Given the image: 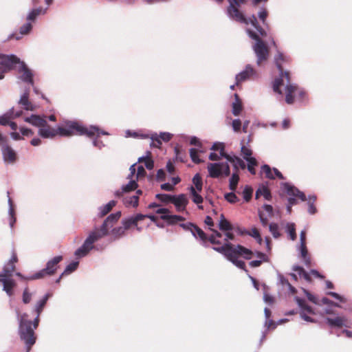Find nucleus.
I'll return each mask as SVG.
<instances>
[{
    "mask_svg": "<svg viewBox=\"0 0 352 352\" xmlns=\"http://www.w3.org/2000/svg\"><path fill=\"white\" fill-rule=\"evenodd\" d=\"M188 190L192 197V201L195 204H201L204 201V198L199 194L201 192H198L195 190L193 186H190L188 187Z\"/></svg>",
    "mask_w": 352,
    "mask_h": 352,
    "instance_id": "33",
    "label": "nucleus"
},
{
    "mask_svg": "<svg viewBox=\"0 0 352 352\" xmlns=\"http://www.w3.org/2000/svg\"><path fill=\"white\" fill-rule=\"evenodd\" d=\"M179 226L183 228L185 231H190L192 234V235L197 238L195 232L193 230V228L195 226V224L191 222H187V223H179Z\"/></svg>",
    "mask_w": 352,
    "mask_h": 352,
    "instance_id": "55",
    "label": "nucleus"
},
{
    "mask_svg": "<svg viewBox=\"0 0 352 352\" xmlns=\"http://www.w3.org/2000/svg\"><path fill=\"white\" fill-rule=\"evenodd\" d=\"M116 203L117 202L115 200H111L107 204L100 206L98 208L99 212L98 216L99 217H102L108 214L111 210L112 208L116 205Z\"/></svg>",
    "mask_w": 352,
    "mask_h": 352,
    "instance_id": "31",
    "label": "nucleus"
},
{
    "mask_svg": "<svg viewBox=\"0 0 352 352\" xmlns=\"http://www.w3.org/2000/svg\"><path fill=\"white\" fill-rule=\"evenodd\" d=\"M32 29V25L31 23L27 21L25 23L21 25L19 29V33L21 35L28 34L31 32Z\"/></svg>",
    "mask_w": 352,
    "mask_h": 352,
    "instance_id": "59",
    "label": "nucleus"
},
{
    "mask_svg": "<svg viewBox=\"0 0 352 352\" xmlns=\"http://www.w3.org/2000/svg\"><path fill=\"white\" fill-rule=\"evenodd\" d=\"M30 88H25L24 92L21 96L18 103L23 106V109L26 111H33L34 107L29 101Z\"/></svg>",
    "mask_w": 352,
    "mask_h": 352,
    "instance_id": "21",
    "label": "nucleus"
},
{
    "mask_svg": "<svg viewBox=\"0 0 352 352\" xmlns=\"http://www.w3.org/2000/svg\"><path fill=\"white\" fill-rule=\"evenodd\" d=\"M232 250L235 252L234 255H242L246 260H250L252 258V251L240 244L236 245L235 247L232 245Z\"/></svg>",
    "mask_w": 352,
    "mask_h": 352,
    "instance_id": "22",
    "label": "nucleus"
},
{
    "mask_svg": "<svg viewBox=\"0 0 352 352\" xmlns=\"http://www.w3.org/2000/svg\"><path fill=\"white\" fill-rule=\"evenodd\" d=\"M219 156L221 158H224L226 162H219L214 163H208L207 169L208 171L209 177L212 178H219L221 177H227L230 175V168L228 163L230 160V157L232 156V154L227 153L224 148H221Z\"/></svg>",
    "mask_w": 352,
    "mask_h": 352,
    "instance_id": "1",
    "label": "nucleus"
},
{
    "mask_svg": "<svg viewBox=\"0 0 352 352\" xmlns=\"http://www.w3.org/2000/svg\"><path fill=\"white\" fill-rule=\"evenodd\" d=\"M122 190L126 192L133 191L138 187L137 180L131 179L126 184L122 185Z\"/></svg>",
    "mask_w": 352,
    "mask_h": 352,
    "instance_id": "46",
    "label": "nucleus"
},
{
    "mask_svg": "<svg viewBox=\"0 0 352 352\" xmlns=\"http://www.w3.org/2000/svg\"><path fill=\"white\" fill-rule=\"evenodd\" d=\"M239 181V173L234 172L229 179V189L232 191H234L236 189Z\"/></svg>",
    "mask_w": 352,
    "mask_h": 352,
    "instance_id": "40",
    "label": "nucleus"
},
{
    "mask_svg": "<svg viewBox=\"0 0 352 352\" xmlns=\"http://www.w3.org/2000/svg\"><path fill=\"white\" fill-rule=\"evenodd\" d=\"M38 134L44 139H52L57 135V129H50L48 123L45 126H41L38 130Z\"/></svg>",
    "mask_w": 352,
    "mask_h": 352,
    "instance_id": "20",
    "label": "nucleus"
},
{
    "mask_svg": "<svg viewBox=\"0 0 352 352\" xmlns=\"http://www.w3.org/2000/svg\"><path fill=\"white\" fill-rule=\"evenodd\" d=\"M230 158V159L228 161V163L230 162L232 164L234 172L238 173L239 168L243 170L245 168V163L239 156L232 153V156Z\"/></svg>",
    "mask_w": 352,
    "mask_h": 352,
    "instance_id": "27",
    "label": "nucleus"
},
{
    "mask_svg": "<svg viewBox=\"0 0 352 352\" xmlns=\"http://www.w3.org/2000/svg\"><path fill=\"white\" fill-rule=\"evenodd\" d=\"M245 32L248 36L255 41L252 49L256 56V64L259 65L262 61L267 60L268 58L269 51L267 46L253 30L247 28Z\"/></svg>",
    "mask_w": 352,
    "mask_h": 352,
    "instance_id": "2",
    "label": "nucleus"
},
{
    "mask_svg": "<svg viewBox=\"0 0 352 352\" xmlns=\"http://www.w3.org/2000/svg\"><path fill=\"white\" fill-rule=\"evenodd\" d=\"M244 141H245L244 140H242L241 142V153L243 155V158L244 159V160H245V158L249 160L254 157L252 155V149L250 148L247 147L244 144Z\"/></svg>",
    "mask_w": 352,
    "mask_h": 352,
    "instance_id": "39",
    "label": "nucleus"
},
{
    "mask_svg": "<svg viewBox=\"0 0 352 352\" xmlns=\"http://www.w3.org/2000/svg\"><path fill=\"white\" fill-rule=\"evenodd\" d=\"M292 270L298 272V274L300 276H302L303 278L306 281H307V282L311 281V278L308 272H307L302 266H300L298 265H294L292 267Z\"/></svg>",
    "mask_w": 352,
    "mask_h": 352,
    "instance_id": "38",
    "label": "nucleus"
},
{
    "mask_svg": "<svg viewBox=\"0 0 352 352\" xmlns=\"http://www.w3.org/2000/svg\"><path fill=\"white\" fill-rule=\"evenodd\" d=\"M8 197V220H9V226L11 229H12L14 226V224L16 221V212L14 208V204L12 199L9 197V192H7Z\"/></svg>",
    "mask_w": 352,
    "mask_h": 352,
    "instance_id": "23",
    "label": "nucleus"
},
{
    "mask_svg": "<svg viewBox=\"0 0 352 352\" xmlns=\"http://www.w3.org/2000/svg\"><path fill=\"white\" fill-rule=\"evenodd\" d=\"M32 299V294L29 292L28 287H25L22 294V301L24 304H28Z\"/></svg>",
    "mask_w": 352,
    "mask_h": 352,
    "instance_id": "60",
    "label": "nucleus"
},
{
    "mask_svg": "<svg viewBox=\"0 0 352 352\" xmlns=\"http://www.w3.org/2000/svg\"><path fill=\"white\" fill-rule=\"evenodd\" d=\"M52 295L50 293L45 294L41 299L37 301L35 305V307L34 309V311L36 314H38V316H40L44 307L45 306L48 299Z\"/></svg>",
    "mask_w": 352,
    "mask_h": 352,
    "instance_id": "29",
    "label": "nucleus"
},
{
    "mask_svg": "<svg viewBox=\"0 0 352 352\" xmlns=\"http://www.w3.org/2000/svg\"><path fill=\"white\" fill-rule=\"evenodd\" d=\"M14 270L15 265L14 263L7 262L5 263L2 271L0 272V278L12 277Z\"/></svg>",
    "mask_w": 352,
    "mask_h": 352,
    "instance_id": "32",
    "label": "nucleus"
},
{
    "mask_svg": "<svg viewBox=\"0 0 352 352\" xmlns=\"http://www.w3.org/2000/svg\"><path fill=\"white\" fill-rule=\"evenodd\" d=\"M192 182L195 185L194 188L198 192H201L203 189L202 179L199 173H196L192 177Z\"/></svg>",
    "mask_w": 352,
    "mask_h": 352,
    "instance_id": "43",
    "label": "nucleus"
},
{
    "mask_svg": "<svg viewBox=\"0 0 352 352\" xmlns=\"http://www.w3.org/2000/svg\"><path fill=\"white\" fill-rule=\"evenodd\" d=\"M262 170L265 173V177L268 179H273L274 176L272 173V168L268 164H263L261 166Z\"/></svg>",
    "mask_w": 352,
    "mask_h": 352,
    "instance_id": "61",
    "label": "nucleus"
},
{
    "mask_svg": "<svg viewBox=\"0 0 352 352\" xmlns=\"http://www.w3.org/2000/svg\"><path fill=\"white\" fill-rule=\"evenodd\" d=\"M20 67L19 68V72H22V75L20 76V79L25 83L30 84V85H34V73L28 67L24 61H20Z\"/></svg>",
    "mask_w": 352,
    "mask_h": 352,
    "instance_id": "11",
    "label": "nucleus"
},
{
    "mask_svg": "<svg viewBox=\"0 0 352 352\" xmlns=\"http://www.w3.org/2000/svg\"><path fill=\"white\" fill-rule=\"evenodd\" d=\"M285 231L289 236L292 241L296 239V226L294 223H287L285 226Z\"/></svg>",
    "mask_w": 352,
    "mask_h": 352,
    "instance_id": "36",
    "label": "nucleus"
},
{
    "mask_svg": "<svg viewBox=\"0 0 352 352\" xmlns=\"http://www.w3.org/2000/svg\"><path fill=\"white\" fill-rule=\"evenodd\" d=\"M63 259V256L58 255V256H56L53 258L49 260L47 262L45 267L43 269H42L34 274V278H38V279H41L46 276L54 275L56 273V272L58 267V263L60 261H62Z\"/></svg>",
    "mask_w": 352,
    "mask_h": 352,
    "instance_id": "8",
    "label": "nucleus"
},
{
    "mask_svg": "<svg viewBox=\"0 0 352 352\" xmlns=\"http://www.w3.org/2000/svg\"><path fill=\"white\" fill-rule=\"evenodd\" d=\"M100 239H101L100 234L96 231H91L82 245L74 252V255L78 258H82L86 256L92 250H99L98 245H94V243Z\"/></svg>",
    "mask_w": 352,
    "mask_h": 352,
    "instance_id": "4",
    "label": "nucleus"
},
{
    "mask_svg": "<svg viewBox=\"0 0 352 352\" xmlns=\"http://www.w3.org/2000/svg\"><path fill=\"white\" fill-rule=\"evenodd\" d=\"M47 10V8H43L41 7H38L36 8H33L30 10L28 12L26 19L28 22H35L37 16L39 14H45Z\"/></svg>",
    "mask_w": 352,
    "mask_h": 352,
    "instance_id": "25",
    "label": "nucleus"
},
{
    "mask_svg": "<svg viewBox=\"0 0 352 352\" xmlns=\"http://www.w3.org/2000/svg\"><path fill=\"white\" fill-rule=\"evenodd\" d=\"M290 57L285 55L282 52L278 50H276V54L274 57V63L278 71L284 70L282 66L283 63H288L290 62Z\"/></svg>",
    "mask_w": 352,
    "mask_h": 352,
    "instance_id": "19",
    "label": "nucleus"
},
{
    "mask_svg": "<svg viewBox=\"0 0 352 352\" xmlns=\"http://www.w3.org/2000/svg\"><path fill=\"white\" fill-rule=\"evenodd\" d=\"M57 134L63 137H69L76 132L80 135H91L90 131H87V127L76 121H69L67 122L66 127L58 126Z\"/></svg>",
    "mask_w": 352,
    "mask_h": 352,
    "instance_id": "3",
    "label": "nucleus"
},
{
    "mask_svg": "<svg viewBox=\"0 0 352 352\" xmlns=\"http://www.w3.org/2000/svg\"><path fill=\"white\" fill-rule=\"evenodd\" d=\"M281 188L289 197H296L298 188L288 182L281 183Z\"/></svg>",
    "mask_w": 352,
    "mask_h": 352,
    "instance_id": "34",
    "label": "nucleus"
},
{
    "mask_svg": "<svg viewBox=\"0 0 352 352\" xmlns=\"http://www.w3.org/2000/svg\"><path fill=\"white\" fill-rule=\"evenodd\" d=\"M234 254H235L234 252V253L228 254V260L229 261H230L236 267L243 270L248 274V270L246 268L245 263L242 260H239L238 258V256L234 255Z\"/></svg>",
    "mask_w": 352,
    "mask_h": 352,
    "instance_id": "28",
    "label": "nucleus"
},
{
    "mask_svg": "<svg viewBox=\"0 0 352 352\" xmlns=\"http://www.w3.org/2000/svg\"><path fill=\"white\" fill-rule=\"evenodd\" d=\"M243 24L249 25L250 24L256 30V33L259 36V37H265L267 36L266 30L263 28L257 21L256 16L255 14H252L250 17L246 19V23H242Z\"/></svg>",
    "mask_w": 352,
    "mask_h": 352,
    "instance_id": "16",
    "label": "nucleus"
},
{
    "mask_svg": "<svg viewBox=\"0 0 352 352\" xmlns=\"http://www.w3.org/2000/svg\"><path fill=\"white\" fill-rule=\"evenodd\" d=\"M245 233L254 238L259 245L262 244L263 239L256 228H252L250 231L245 230Z\"/></svg>",
    "mask_w": 352,
    "mask_h": 352,
    "instance_id": "37",
    "label": "nucleus"
},
{
    "mask_svg": "<svg viewBox=\"0 0 352 352\" xmlns=\"http://www.w3.org/2000/svg\"><path fill=\"white\" fill-rule=\"evenodd\" d=\"M325 322L331 328L348 327L346 324L347 318L345 316H336V318H325Z\"/></svg>",
    "mask_w": 352,
    "mask_h": 352,
    "instance_id": "14",
    "label": "nucleus"
},
{
    "mask_svg": "<svg viewBox=\"0 0 352 352\" xmlns=\"http://www.w3.org/2000/svg\"><path fill=\"white\" fill-rule=\"evenodd\" d=\"M285 101L287 104H292L294 102V96L293 94L298 90V85L296 84H286L285 85Z\"/></svg>",
    "mask_w": 352,
    "mask_h": 352,
    "instance_id": "24",
    "label": "nucleus"
},
{
    "mask_svg": "<svg viewBox=\"0 0 352 352\" xmlns=\"http://www.w3.org/2000/svg\"><path fill=\"white\" fill-rule=\"evenodd\" d=\"M0 282L3 284V291H4L8 296L14 294L13 289L16 287L15 280L12 277L0 278Z\"/></svg>",
    "mask_w": 352,
    "mask_h": 352,
    "instance_id": "17",
    "label": "nucleus"
},
{
    "mask_svg": "<svg viewBox=\"0 0 352 352\" xmlns=\"http://www.w3.org/2000/svg\"><path fill=\"white\" fill-rule=\"evenodd\" d=\"M78 265H79V262L78 261H72L69 265H67L65 267V268L63 271V274H65L66 275H69V274L73 273L74 272H75L77 270Z\"/></svg>",
    "mask_w": 352,
    "mask_h": 352,
    "instance_id": "47",
    "label": "nucleus"
},
{
    "mask_svg": "<svg viewBox=\"0 0 352 352\" xmlns=\"http://www.w3.org/2000/svg\"><path fill=\"white\" fill-rule=\"evenodd\" d=\"M87 131H90L92 133L91 135H87L89 138H92L94 136L95 133H97L96 136L99 137L100 135H109V133L106 131L101 130L98 126L96 125H90L89 128H87Z\"/></svg>",
    "mask_w": 352,
    "mask_h": 352,
    "instance_id": "41",
    "label": "nucleus"
},
{
    "mask_svg": "<svg viewBox=\"0 0 352 352\" xmlns=\"http://www.w3.org/2000/svg\"><path fill=\"white\" fill-rule=\"evenodd\" d=\"M155 198L164 204H172L173 199H175V195L158 193L155 195Z\"/></svg>",
    "mask_w": 352,
    "mask_h": 352,
    "instance_id": "42",
    "label": "nucleus"
},
{
    "mask_svg": "<svg viewBox=\"0 0 352 352\" xmlns=\"http://www.w3.org/2000/svg\"><path fill=\"white\" fill-rule=\"evenodd\" d=\"M232 114L235 116H239L243 109L242 102L239 103V104L232 103Z\"/></svg>",
    "mask_w": 352,
    "mask_h": 352,
    "instance_id": "62",
    "label": "nucleus"
},
{
    "mask_svg": "<svg viewBox=\"0 0 352 352\" xmlns=\"http://www.w3.org/2000/svg\"><path fill=\"white\" fill-rule=\"evenodd\" d=\"M219 228L221 231H232L233 230L232 225L228 220L219 221Z\"/></svg>",
    "mask_w": 352,
    "mask_h": 352,
    "instance_id": "53",
    "label": "nucleus"
},
{
    "mask_svg": "<svg viewBox=\"0 0 352 352\" xmlns=\"http://www.w3.org/2000/svg\"><path fill=\"white\" fill-rule=\"evenodd\" d=\"M256 74V72L252 65L250 64L246 65L244 69L236 75V85L249 79L251 76Z\"/></svg>",
    "mask_w": 352,
    "mask_h": 352,
    "instance_id": "13",
    "label": "nucleus"
},
{
    "mask_svg": "<svg viewBox=\"0 0 352 352\" xmlns=\"http://www.w3.org/2000/svg\"><path fill=\"white\" fill-rule=\"evenodd\" d=\"M34 329L32 326V322L19 324L18 333L20 339L23 341L25 346H32L36 341V336Z\"/></svg>",
    "mask_w": 352,
    "mask_h": 352,
    "instance_id": "5",
    "label": "nucleus"
},
{
    "mask_svg": "<svg viewBox=\"0 0 352 352\" xmlns=\"http://www.w3.org/2000/svg\"><path fill=\"white\" fill-rule=\"evenodd\" d=\"M160 218L169 225H173L185 219L182 216L178 214H170L169 213L168 215L160 216Z\"/></svg>",
    "mask_w": 352,
    "mask_h": 352,
    "instance_id": "30",
    "label": "nucleus"
},
{
    "mask_svg": "<svg viewBox=\"0 0 352 352\" xmlns=\"http://www.w3.org/2000/svg\"><path fill=\"white\" fill-rule=\"evenodd\" d=\"M0 148L3 161L6 164H13L17 160L16 152L9 144L6 135L0 136Z\"/></svg>",
    "mask_w": 352,
    "mask_h": 352,
    "instance_id": "6",
    "label": "nucleus"
},
{
    "mask_svg": "<svg viewBox=\"0 0 352 352\" xmlns=\"http://www.w3.org/2000/svg\"><path fill=\"white\" fill-rule=\"evenodd\" d=\"M263 196L265 199L270 201L272 199V195L269 189L266 187L263 186L261 188H258L256 190L255 193V197L256 199H258L259 196Z\"/></svg>",
    "mask_w": 352,
    "mask_h": 352,
    "instance_id": "35",
    "label": "nucleus"
},
{
    "mask_svg": "<svg viewBox=\"0 0 352 352\" xmlns=\"http://www.w3.org/2000/svg\"><path fill=\"white\" fill-rule=\"evenodd\" d=\"M229 6L227 8L226 14L228 16L239 23H246L248 19L239 11V8L242 4H245V0H228Z\"/></svg>",
    "mask_w": 352,
    "mask_h": 352,
    "instance_id": "7",
    "label": "nucleus"
},
{
    "mask_svg": "<svg viewBox=\"0 0 352 352\" xmlns=\"http://www.w3.org/2000/svg\"><path fill=\"white\" fill-rule=\"evenodd\" d=\"M245 161L248 163V170L252 175L256 174V170L254 168L255 166H257L258 163L255 157H252L251 159L248 160L245 158Z\"/></svg>",
    "mask_w": 352,
    "mask_h": 352,
    "instance_id": "50",
    "label": "nucleus"
},
{
    "mask_svg": "<svg viewBox=\"0 0 352 352\" xmlns=\"http://www.w3.org/2000/svg\"><path fill=\"white\" fill-rule=\"evenodd\" d=\"M122 224L125 230H128L131 226H136L133 219V216H129L126 218L122 219Z\"/></svg>",
    "mask_w": 352,
    "mask_h": 352,
    "instance_id": "52",
    "label": "nucleus"
},
{
    "mask_svg": "<svg viewBox=\"0 0 352 352\" xmlns=\"http://www.w3.org/2000/svg\"><path fill=\"white\" fill-rule=\"evenodd\" d=\"M212 250L223 254L228 259V254L234 253L232 248V244L229 241L225 242L223 245L221 246H213Z\"/></svg>",
    "mask_w": 352,
    "mask_h": 352,
    "instance_id": "26",
    "label": "nucleus"
},
{
    "mask_svg": "<svg viewBox=\"0 0 352 352\" xmlns=\"http://www.w3.org/2000/svg\"><path fill=\"white\" fill-rule=\"evenodd\" d=\"M139 197L138 195H133L130 197L124 198V204L128 206L131 205L133 208H136L138 206Z\"/></svg>",
    "mask_w": 352,
    "mask_h": 352,
    "instance_id": "49",
    "label": "nucleus"
},
{
    "mask_svg": "<svg viewBox=\"0 0 352 352\" xmlns=\"http://www.w3.org/2000/svg\"><path fill=\"white\" fill-rule=\"evenodd\" d=\"M45 118V116L41 117V116L37 114H32L29 117H25L24 121L39 129L47 125V120Z\"/></svg>",
    "mask_w": 352,
    "mask_h": 352,
    "instance_id": "15",
    "label": "nucleus"
},
{
    "mask_svg": "<svg viewBox=\"0 0 352 352\" xmlns=\"http://www.w3.org/2000/svg\"><path fill=\"white\" fill-rule=\"evenodd\" d=\"M278 72L279 76L274 79L273 82V91L278 94H282L280 87L283 85V78H285L287 84L292 83L290 82V76L288 71L280 70Z\"/></svg>",
    "mask_w": 352,
    "mask_h": 352,
    "instance_id": "12",
    "label": "nucleus"
},
{
    "mask_svg": "<svg viewBox=\"0 0 352 352\" xmlns=\"http://www.w3.org/2000/svg\"><path fill=\"white\" fill-rule=\"evenodd\" d=\"M172 204H174L178 212H182L186 210L188 200L185 194L175 195V199H173Z\"/></svg>",
    "mask_w": 352,
    "mask_h": 352,
    "instance_id": "18",
    "label": "nucleus"
},
{
    "mask_svg": "<svg viewBox=\"0 0 352 352\" xmlns=\"http://www.w3.org/2000/svg\"><path fill=\"white\" fill-rule=\"evenodd\" d=\"M122 215L121 211H117L110 214L103 221L100 227V231L96 232L100 235V238L109 235V229L119 220Z\"/></svg>",
    "mask_w": 352,
    "mask_h": 352,
    "instance_id": "9",
    "label": "nucleus"
},
{
    "mask_svg": "<svg viewBox=\"0 0 352 352\" xmlns=\"http://www.w3.org/2000/svg\"><path fill=\"white\" fill-rule=\"evenodd\" d=\"M321 302L323 305H327L335 307L340 308L341 305L338 302H336L327 297H323L321 299Z\"/></svg>",
    "mask_w": 352,
    "mask_h": 352,
    "instance_id": "63",
    "label": "nucleus"
},
{
    "mask_svg": "<svg viewBox=\"0 0 352 352\" xmlns=\"http://www.w3.org/2000/svg\"><path fill=\"white\" fill-rule=\"evenodd\" d=\"M21 60L15 54H0V69L8 72L14 69L16 64H19Z\"/></svg>",
    "mask_w": 352,
    "mask_h": 352,
    "instance_id": "10",
    "label": "nucleus"
},
{
    "mask_svg": "<svg viewBox=\"0 0 352 352\" xmlns=\"http://www.w3.org/2000/svg\"><path fill=\"white\" fill-rule=\"evenodd\" d=\"M225 199L229 202L230 204H235L237 201H239V199L236 195V194L234 192V191L226 192L224 195Z\"/></svg>",
    "mask_w": 352,
    "mask_h": 352,
    "instance_id": "56",
    "label": "nucleus"
},
{
    "mask_svg": "<svg viewBox=\"0 0 352 352\" xmlns=\"http://www.w3.org/2000/svg\"><path fill=\"white\" fill-rule=\"evenodd\" d=\"M124 228L122 226H117L113 228L111 231H109V234L113 236V239L116 240L124 234L125 232Z\"/></svg>",
    "mask_w": 352,
    "mask_h": 352,
    "instance_id": "44",
    "label": "nucleus"
},
{
    "mask_svg": "<svg viewBox=\"0 0 352 352\" xmlns=\"http://www.w3.org/2000/svg\"><path fill=\"white\" fill-rule=\"evenodd\" d=\"M150 138L151 140V142L150 144L151 147H160V145H162V141L160 140L157 133L151 134Z\"/></svg>",
    "mask_w": 352,
    "mask_h": 352,
    "instance_id": "58",
    "label": "nucleus"
},
{
    "mask_svg": "<svg viewBox=\"0 0 352 352\" xmlns=\"http://www.w3.org/2000/svg\"><path fill=\"white\" fill-rule=\"evenodd\" d=\"M191 160L195 164H200L202 160L199 158L197 151L195 148H190L189 150Z\"/></svg>",
    "mask_w": 352,
    "mask_h": 352,
    "instance_id": "57",
    "label": "nucleus"
},
{
    "mask_svg": "<svg viewBox=\"0 0 352 352\" xmlns=\"http://www.w3.org/2000/svg\"><path fill=\"white\" fill-rule=\"evenodd\" d=\"M15 313L19 324H23L32 322V320L28 319V315L27 313L20 314V311L18 308H15Z\"/></svg>",
    "mask_w": 352,
    "mask_h": 352,
    "instance_id": "48",
    "label": "nucleus"
},
{
    "mask_svg": "<svg viewBox=\"0 0 352 352\" xmlns=\"http://www.w3.org/2000/svg\"><path fill=\"white\" fill-rule=\"evenodd\" d=\"M269 230L275 239H278L280 236L279 227L276 223H271L269 225Z\"/></svg>",
    "mask_w": 352,
    "mask_h": 352,
    "instance_id": "51",
    "label": "nucleus"
},
{
    "mask_svg": "<svg viewBox=\"0 0 352 352\" xmlns=\"http://www.w3.org/2000/svg\"><path fill=\"white\" fill-rule=\"evenodd\" d=\"M158 136L161 141L168 142L172 138L173 134L169 132H161Z\"/></svg>",
    "mask_w": 352,
    "mask_h": 352,
    "instance_id": "64",
    "label": "nucleus"
},
{
    "mask_svg": "<svg viewBox=\"0 0 352 352\" xmlns=\"http://www.w3.org/2000/svg\"><path fill=\"white\" fill-rule=\"evenodd\" d=\"M253 189L248 185H246L243 190V198L245 201H249L252 196Z\"/></svg>",
    "mask_w": 352,
    "mask_h": 352,
    "instance_id": "54",
    "label": "nucleus"
},
{
    "mask_svg": "<svg viewBox=\"0 0 352 352\" xmlns=\"http://www.w3.org/2000/svg\"><path fill=\"white\" fill-rule=\"evenodd\" d=\"M257 16H258V19H260V21L263 24V25L268 27V24L267 23L268 12L264 6H263L260 8V10L258 11Z\"/></svg>",
    "mask_w": 352,
    "mask_h": 352,
    "instance_id": "45",
    "label": "nucleus"
}]
</instances>
